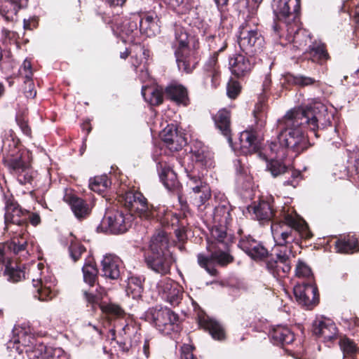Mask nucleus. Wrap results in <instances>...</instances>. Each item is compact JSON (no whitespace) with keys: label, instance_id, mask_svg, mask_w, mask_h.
I'll use <instances>...</instances> for the list:
<instances>
[{"label":"nucleus","instance_id":"obj_7","mask_svg":"<svg viewBox=\"0 0 359 359\" xmlns=\"http://www.w3.org/2000/svg\"><path fill=\"white\" fill-rule=\"evenodd\" d=\"M124 194L125 192L117 196L118 203L121 205V208L112 207L107 210L100 226L103 232L118 235L126 233L130 228L133 215L136 212L130 210L123 203L119 201V197Z\"/></svg>","mask_w":359,"mask_h":359},{"label":"nucleus","instance_id":"obj_6","mask_svg":"<svg viewBox=\"0 0 359 359\" xmlns=\"http://www.w3.org/2000/svg\"><path fill=\"white\" fill-rule=\"evenodd\" d=\"M102 21L111 25L114 34L125 43H137L140 41L139 18L135 13L127 16L114 15L113 18L105 13H98Z\"/></svg>","mask_w":359,"mask_h":359},{"label":"nucleus","instance_id":"obj_59","mask_svg":"<svg viewBox=\"0 0 359 359\" xmlns=\"http://www.w3.org/2000/svg\"><path fill=\"white\" fill-rule=\"evenodd\" d=\"M170 4L182 14L189 13L196 6L195 0H170Z\"/></svg>","mask_w":359,"mask_h":359},{"label":"nucleus","instance_id":"obj_34","mask_svg":"<svg viewBox=\"0 0 359 359\" xmlns=\"http://www.w3.org/2000/svg\"><path fill=\"white\" fill-rule=\"evenodd\" d=\"M3 276L11 283H16L25 278V272L22 264L12 259H7Z\"/></svg>","mask_w":359,"mask_h":359},{"label":"nucleus","instance_id":"obj_42","mask_svg":"<svg viewBox=\"0 0 359 359\" xmlns=\"http://www.w3.org/2000/svg\"><path fill=\"white\" fill-rule=\"evenodd\" d=\"M253 212L260 221L273 222L276 219H279V216H276L273 206L269 201H261L257 205H255Z\"/></svg>","mask_w":359,"mask_h":359},{"label":"nucleus","instance_id":"obj_20","mask_svg":"<svg viewBox=\"0 0 359 359\" xmlns=\"http://www.w3.org/2000/svg\"><path fill=\"white\" fill-rule=\"evenodd\" d=\"M312 332L325 343L332 342L337 338L338 329L332 320L320 318L313 322Z\"/></svg>","mask_w":359,"mask_h":359},{"label":"nucleus","instance_id":"obj_52","mask_svg":"<svg viewBox=\"0 0 359 359\" xmlns=\"http://www.w3.org/2000/svg\"><path fill=\"white\" fill-rule=\"evenodd\" d=\"M15 121L20 128L22 133L28 137L32 138V130L29 121V113L27 109L21 110L17 112Z\"/></svg>","mask_w":359,"mask_h":359},{"label":"nucleus","instance_id":"obj_45","mask_svg":"<svg viewBox=\"0 0 359 359\" xmlns=\"http://www.w3.org/2000/svg\"><path fill=\"white\" fill-rule=\"evenodd\" d=\"M142 93L144 100L152 106H159L163 102L164 88H142Z\"/></svg>","mask_w":359,"mask_h":359},{"label":"nucleus","instance_id":"obj_41","mask_svg":"<svg viewBox=\"0 0 359 359\" xmlns=\"http://www.w3.org/2000/svg\"><path fill=\"white\" fill-rule=\"evenodd\" d=\"M83 298L87 304V306H91L93 311H96L97 308L100 309L101 303L104 302L103 298L107 294L105 289L97 284V287L95 291L89 290L83 292Z\"/></svg>","mask_w":359,"mask_h":359},{"label":"nucleus","instance_id":"obj_29","mask_svg":"<svg viewBox=\"0 0 359 359\" xmlns=\"http://www.w3.org/2000/svg\"><path fill=\"white\" fill-rule=\"evenodd\" d=\"M305 58L319 65H325L331 60L327 45L323 42H313L304 53Z\"/></svg>","mask_w":359,"mask_h":359},{"label":"nucleus","instance_id":"obj_32","mask_svg":"<svg viewBox=\"0 0 359 359\" xmlns=\"http://www.w3.org/2000/svg\"><path fill=\"white\" fill-rule=\"evenodd\" d=\"M334 247L339 253H357L359 252V240L355 234L343 235L334 242Z\"/></svg>","mask_w":359,"mask_h":359},{"label":"nucleus","instance_id":"obj_25","mask_svg":"<svg viewBox=\"0 0 359 359\" xmlns=\"http://www.w3.org/2000/svg\"><path fill=\"white\" fill-rule=\"evenodd\" d=\"M234 209L229 201L223 200L215 206L213 214V220L215 223L211 229L215 226H222L225 228L226 233H228V226L231 224L233 217L232 212Z\"/></svg>","mask_w":359,"mask_h":359},{"label":"nucleus","instance_id":"obj_16","mask_svg":"<svg viewBox=\"0 0 359 359\" xmlns=\"http://www.w3.org/2000/svg\"><path fill=\"white\" fill-rule=\"evenodd\" d=\"M194 311L199 327L208 332L212 339L217 341H224L226 339V331L220 322L208 316L198 305L194 307Z\"/></svg>","mask_w":359,"mask_h":359},{"label":"nucleus","instance_id":"obj_64","mask_svg":"<svg viewBox=\"0 0 359 359\" xmlns=\"http://www.w3.org/2000/svg\"><path fill=\"white\" fill-rule=\"evenodd\" d=\"M295 274L297 277L307 278L313 281V274L311 268L303 261L299 259L296 265Z\"/></svg>","mask_w":359,"mask_h":359},{"label":"nucleus","instance_id":"obj_22","mask_svg":"<svg viewBox=\"0 0 359 359\" xmlns=\"http://www.w3.org/2000/svg\"><path fill=\"white\" fill-rule=\"evenodd\" d=\"M2 161L11 174L22 172L26 168L31 167L30 154L25 149L8 156H3Z\"/></svg>","mask_w":359,"mask_h":359},{"label":"nucleus","instance_id":"obj_62","mask_svg":"<svg viewBox=\"0 0 359 359\" xmlns=\"http://www.w3.org/2000/svg\"><path fill=\"white\" fill-rule=\"evenodd\" d=\"M202 40L204 41L209 50L215 49L217 47L216 36L209 26L203 27L201 31Z\"/></svg>","mask_w":359,"mask_h":359},{"label":"nucleus","instance_id":"obj_8","mask_svg":"<svg viewBox=\"0 0 359 359\" xmlns=\"http://www.w3.org/2000/svg\"><path fill=\"white\" fill-rule=\"evenodd\" d=\"M259 20L254 13H249L239 27L238 44L243 53L255 55L262 50L264 38L258 29Z\"/></svg>","mask_w":359,"mask_h":359},{"label":"nucleus","instance_id":"obj_48","mask_svg":"<svg viewBox=\"0 0 359 359\" xmlns=\"http://www.w3.org/2000/svg\"><path fill=\"white\" fill-rule=\"evenodd\" d=\"M145 278L143 276H132L128 278L126 292L133 299H138L142 297L144 291V282Z\"/></svg>","mask_w":359,"mask_h":359},{"label":"nucleus","instance_id":"obj_49","mask_svg":"<svg viewBox=\"0 0 359 359\" xmlns=\"http://www.w3.org/2000/svg\"><path fill=\"white\" fill-rule=\"evenodd\" d=\"M142 55L144 57V62L138 61L137 58L133 59V66L135 68L136 73H139L140 79L142 81L146 80L149 78V74L148 70L149 60L150 57V50L147 48L142 47Z\"/></svg>","mask_w":359,"mask_h":359},{"label":"nucleus","instance_id":"obj_4","mask_svg":"<svg viewBox=\"0 0 359 359\" xmlns=\"http://www.w3.org/2000/svg\"><path fill=\"white\" fill-rule=\"evenodd\" d=\"M191 163L185 167V172L189 179L188 185L192 191L198 194L200 203L205 204L210 198V188L204 178L203 171L213 164L212 154L200 141H194L189 146Z\"/></svg>","mask_w":359,"mask_h":359},{"label":"nucleus","instance_id":"obj_5","mask_svg":"<svg viewBox=\"0 0 359 359\" xmlns=\"http://www.w3.org/2000/svg\"><path fill=\"white\" fill-rule=\"evenodd\" d=\"M130 210L136 212L140 217L147 220H156L161 226H168L173 216V212L165 205L154 206L149 204L147 199L140 191L129 190L119 197Z\"/></svg>","mask_w":359,"mask_h":359},{"label":"nucleus","instance_id":"obj_21","mask_svg":"<svg viewBox=\"0 0 359 359\" xmlns=\"http://www.w3.org/2000/svg\"><path fill=\"white\" fill-rule=\"evenodd\" d=\"M165 99L177 105L188 107L191 104L188 89L182 84L172 82L164 88Z\"/></svg>","mask_w":359,"mask_h":359},{"label":"nucleus","instance_id":"obj_23","mask_svg":"<svg viewBox=\"0 0 359 359\" xmlns=\"http://www.w3.org/2000/svg\"><path fill=\"white\" fill-rule=\"evenodd\" d=\"M258 130L251 128L241 133L239 137V149L244 156L257 153L260 148L257 134Z\"/></svg>","mask_w":359,"mask_h":359},{"label":"nucleus","instance_id":"obj_38","mask_svg":"<svg viewBox=\"0 0 359 359\" xmlns=\"http://www.w3.org/2000/svg\"><path fill=\"white\" fill-rule=\"evenodd\" d=\"M135 14L139 18L138 30H140V36L141 34L145 35L147 37L156 36L158 27L153 15L145 13Z\"/></svg>","mask_w":359,"mask_h":359},{"label":"nucleus","instance_id":"obj_11","mask_svg":"<svg viewBox=\"0 0 359 359\" xmlns=\"http://www.w3.org/2000/svg\"><path fill=\"white\" fill-rule=\"evenodd\" d=\"M236 233L239 236L238 247L255 262L264 263L267 271L268 262L276 259L275 252H270L262 242L250 234H245L241 226L238 227Z\"/></svg>","mask_w":359,"mask_h":359},{"label":"nucleus","instance_id":"obj_15","mask_svg":"<svg viewBox=\"0 0 359 359\" xmlns=\"http://www.w3.org/2000/svg\"><path fill=\"white\" fill-rule=\"evenodd\" d=\"M5 224L8 229L10 224H16L27 230L28 226V210L23 209L12 196L5 198Z\"/></svg>","mask_w":359,"mask_h":359},{"label":"nucleus","instance_id":"obj_36","mask_svg":"<svg viewBox=\"0 0 359 359\" xmlns=\"http://www.w3.org/2000/svg\"><path fill=\"white\" fill-rule=\"evenodd\" d=\"M176 62L179 69L186 74H191L196 68L198 61L189 49L175 50Z\"/></svg>","mask_w":359,"mask_h":359},{"label":"nucleus","instance_id":"obj_31","mask_svg":"<svg viewBox=\"0 0 359 359\" xmlns=\"http://www.w3.org/2000/svg\"><path fill=\"white\" fill-rule=\"evenodd\" d=\"M29 0H0V15L6 21L12 22L21 8L28 6Z\"/></svg>","mask_w":359,"mask_h":359},{"label":"nucleus","instance_id":"obj_57","mask_svg":"<svg viewBox=\"0 0 359 359\" xmlns=\"http://www.w3.org/2000/svg\"><path fill=\"white\" fill-rule=\"evenodd\" d=\"M311 87L318 91L322 90L323 83L314 77L299 74V88Z\"/></svg>","mask_w":359,"mask_h":359},{"label":"nucleus","instance_id":"obj_53","mask_svg":"<svg viewBox=\"0 0 359 359\" xmlns=\"http://www.w3.org/2000/svg\"><path fill=\"white\" fill-rule=\"evenodd\" d=\"M83 274V280L90 287H93L98 279V269L95 264L91 263L90 261L86 262L82 268Z\"/></svg>","mask_w":359,"mask_h":359},{"label":"nucleus","instance_id":"obj_54","mask_svg":"<svg viewBox=\"0 0 359 359\" xmlns=\"http://www.w3.org/2000/svg\"><path fill=\"white\" fill-rule=\"evenodd\" d=\"M283 177H284L283 185L284 187H292L294 189L297 188L300 182L303 180L302 172L294 169L292 166L287 172H285V175Z\"/></svg>","mask_w":359,"mask_h":359},{"label":"nucleus","instance_id":"obj_1","mask_svg":"<svg viewBox=\"0 0 359 359\" xmlns=\"http://www.w3.org/2000/svg\"><path fill=\"white\" fill-rule=\"evenodd\" d=\"M271 229L275 242L272 251L276 259L268 262L267 271L277 279L283 278L291 271L290 257H295L293 244L299 245L302 239L311 238L313 233L304 219L285 211L280 213L279 219L272 222Z\"/></svg>","mask_w":359,"mask_h":359},{"label":"nucleus","instance_id":"obj_26","mask_svg":"<svg viewBox=\"0 0 359 359\" xmlns=\"http://www.w3.org/2000/svg\"><path fill=\"white\" fill-rule=\"evenodd\" d=\"M287 39L291 42L294 48L302 50L311 40L309 32L300 27V20L293 22L287 29Z\"/></svg>","mask_w":359,"mask_h":359},{"label":"nucleus","instance_id":"obj_13","mask_svg":"<svg viewBox=\"0 0 359 359\" xmlns=\"http://www.w3.org/2000/svg\"><path fill=\"white\" fill-rule=\"evenodd\" d=\"M255 66V58L245 53H235L229 58V69L231 75L241 81L250 76Z\"/></svg>","mask_w":359,"mask_h":359},{"label":"nucleus","instance_id":"obj_55","mask_svg":"<svg viewBox=\"0 0 359 359\" xmlns=\"http://www.w3.org/2000/svg\"><path fill=\"white\" fill-rule=\"evenodd\" d=\"M111 182L107 175L95 176L90 180L89 187L95 192H104Z\"/></svg>","mask_w":359,"mask_h":359},{"label":"nucleus","instance_id":"obj_28","mask_svg":"<svg viewBox=\"0 0 359 359\" xmlns=\"http://www.w3.org/2000/svg\"><path fill=\"white\" fill-rule=\"evenodd\" d=\"M64 201L70 206L74 216L79 220L86 219L91 213L90 204L83 198L74 194H66Z\"/></svg>","mask_w":359,"mask_h":359},{"label":"nucleus","instance_id":"obj_14","mask_svg":"<svg viewBox=\"0 0 359 359\" xmlns=\"http://www.w3.org/2000/svg\"><path fill=\"white\" fill-rule=\"evenodd\" d=\"M294 294L299 304L312 309L319 303V293L316 285L313 281H303L294 287Z\"/></svg>","mask_w":359,"mask_h":359},{"label":"nucleus","instance_id":"obj_35","mask_svg":"<svg viewBox=\"0 0 359 359\" xmlns=\"http://www.w3.org/2000/svg\"><path fill=\"white\" fill-rule=\"evenodd\" d=\"M215 126L221 133L227 139L228 142L232 143L231 128V113L226 109H222L213 116Z\"/></svg>","mask_w":359,"mask_h":359},{"label":"nucleus","instance_id":"obj_58","mask_svg":"<svg viewBox=\"0 0 359 359\" xmlns=\"http://www.w3.org/2000/svg\"><path fill=\"white\" fill-rule=\"evenodd\" d=\"M240 80L236 78H231L226 84V95L231 100L236 99L241 94L242 86Z\"/></svg>","mask_w":359,"mask_h":359},{"label":"nucleus","instance_id":"obj_18","mask_svg":"<svg viewBox=\"0 0 359 359\" xmlns=\"http://www.w3.org/2000/svg\"><path fill=\"white\" fill-rule=\"evenodd\" d=\"M271 8L278 19L297 20L301 14V0H273Z\"/></svg>","mask_w":359,"mask_h":359},{"label":"nucleus","instance_id":"obj_56","mask_svg":"<svg viewBox=\"0 0 359 359\" xmlns=\"http://www.w3.org/2000/svg\"><path fill=\"white\" fill-rule=\"evenodd\" d=\"M86 252V247L76 239L72 240L69 246V252L71 259L77 262L81 257V255Z\"/></svg>","mask_w":359,"mask_h":359},{"label":"nucleus","instance_id":"obj_27","mask_svg":"<svg viewBox=\"0 0 359 359\" xmlns=\"http://www.w3.org/2000/svg\"><path fill=\"white\" fill-rule=\"evenodd\" d=\"M26 352L29 359H65L66 356L60 348L47 346L43 343L36 344Z\"/></svg>","mask_w":359,"mask_h":359},{"label":"nucleus","instance_id":"obj_33","mask_svg":"<svg viewBox=\"0 0 359 359\" xmlns=\"http://www.w3.org/2000/svg\"><path fill=\"white\" fill-rule=\"evenodd\" d=\"M102 266V276L112 279L116 280L120 277V259L113 255H107L104 257L101 262Z\"/></svg>","mask_w":359,"mask_h":359},{"label":"nucleus","instance_id":"obj_2","mask_svg":"<svg viewBox=\"0 0 359 359\" xmlns=\"http://www.w3.org/2000/svg\"><path fill=\"white\" fill-rule=\"evenodd\" d=\"M280 132L269 144L271 152L278 157L285 158L288 151L299 154L310 146L304 129L306 126L295 111H288L278 122Z\"/></svg>","mask_w":359,"mask_h":359},{"label":"nucleus","instance_id":"obj_43","mask_svg":"<svg viewBox=\"0 0 359 359\" xmlns=\"http://www.w3.org/2000/svg\"><path fill=\"white\" fill-rule=\"evenodd\" d=\"M341 351L345 359H358L359 354V346L355 342L346 337L341 336L338 341Z\"/></svg>","mask_w":359,"mask_h":359},{"label":"nucleus","instance_id":"obj_9","mask_svg":"<svg viewBox=\"0 0 359 359\" xmlns=\"http://www.w3.org/2000/svg\"><path fill=\"white\" fill-rule=\"evenodd\" d=\"M294 111L306 128L313 131L316 137H318V129H325L332 125L327 108L320 102H315L302 109Z\"/></svg>","mask_w":359,"mask_h":359},{"label":"nucleus","instance_id":"obj_47","mask_svg":"<svg viewBox=\"0 0 359 359\" xmlns=\"http://www.w3.org/2000/svg\"><path fill=\"white\" fill-rule=\"evenodd\" d=\"M168 246V238L163 230L156 231L152 236L148 251L165 252Z\"/></svg>","mask_w":359,"mask_h":359},{"label":"nucleus","instance_id":"obj_51","mask_svg":"<svg viewBox=\"0 0 359 359\" xmlns=\"http://www.w3.org/2000/svg\"><path fill=\"white\" fill-rule=\"evenodd\" d=\"M33 282L39 299L47 301L55 297V290L50 285H48L47 283H43L41 280H33Z\"/></svg>","mask_w":359,"mask_h":359},{"label":"nucleus","instance_id":"obj_19","mask_svg":"<svg viewBox=\"0 0 359 359\" xmlns=\"http://www.w3.org/2000/svg\"><path fill=\"white\" fill-rule=\"evenodd\" d=\"M161 138L166 147L171 151L181 150L187 145L186 135L178 130L177 126L168 125L161 133Z\"/></svg>","mask_w":359,"mask_h":359},{"label":"nucleus","instance_id":"obj_44","mask_svg":"<svg viewBox=\"0 0 359 359\" xmlns=\"http://www.w3.org/2000/svg\"><path fill=\"white\" fill-rule=\"evenodd\" d=\"M174 36L172 45L175 50L183 51L189 49V34L184 27L175 25Z\"/></svg>","mask_w":359,"mask_h":359},{"label":"nucleus","instance_id":"obj_60","mask_svg":"<svg viewBox=\"0 0 359 359\" xmlns=\"http://www.w3.org/2000/svg\"><path fill=\"white\" fill-rule=\"evenodd\" d=\"M12 175L17 177L18 182L21 185H32L34 179V172L31 170V167H27L23 170L22 172L20 171L18 173H13Z\"/></svg>","mask_w":359,"mask_h":359},{"label":"nucleus","instance_id":"obj_24","mask_svg":"<svg viewBox=\"0 0 359 359\" xmlns=\"http://www.w3.org/2000/svg\"><path fill=\"white\" fill-rule=\"evenodd\" d=\"M269 337L273 344L281 346L289 355L292 354L291 350L285 347L286 345L291 344L295 339L294 332L288 327L283 325L273 327L269 332Z\"/></svg>","mask_w":359,"mask_h":359},{"label":"nucleus","instance_id":"obj_10","mask_svg":"<svg viewBox=\"0 0 359 359\" xmlns=\"http://www.w3.org/2000/svg\"><path fill=\"white\" fill-rule=\"evenodd\" d=\"M154 327L162 334L170 335L179 333L182 329V320L178 313L168 307L151 308L147 313Z\"/></svg>","mask_w":359,"mask_h":359},{"label":"nucleus","instance_id":"obj_12","mask_svg":"<svg viewBox=\"0 0 359 359\" xmlns=\"http://www.w3.org/2000/svg\"><path fill=\"white\" fill-rule=\"evenodd\" d=\"M228 43L224 41L223 45L217 50H215L210 55L203 67L202 83L204 88L216 89L221 83L222 70L218 61L220 53L224 52L227 48Z\"/></svg>","mask_w":359,"mask_h":359},{"label":"nucleus","instance_id":"obj_37","mask_svg":"<svg viewBox=\"0 0 359 359\" xmlns=\"http://www.w3.org/2000/svg\"><path fill=\"white\" fill-rule=\"evenodd\" d=\"M29 233L26 229L20 233L13 236L11 240L6 242L7 250L14 255H19L22 252L28 253L27 250L28 245Z\"/></svg>","mask_w":359,"mask_h":359},{"label":"nucleus","instance_id":"obj_46","mask_svg":"<svg viewBox=\"0 0 359 359\" xmlns=\"http://www.w3.org/2000/svg\"><path fill=\"white\" fill-rule=\"evenodd\" d=\"M284 158L278 157L271 158L266 163V170L273 177L285 175V172L290 168L291 165H286L283 161Z\"/></svg>","mask_w":359,"mask_h":359},{"label":"nucleus","instance_id":"obj_50","mask_svg":"<svg viewBox=\"0 0 359 359\" xmlns=\"http://www.w3.org/2000/svg\"><path fill=\"white\" fill-rule=\"evenodd\" d=\"M253 116L255 121V129L259 130L266 123V104L264 100L259 101L255 106Z\"/></svg>","mask_w":359,"mask_h":359},{"label":"nucleus","instance_id":"obj_40","mask_svg":"<svg viewBox=\"0 0 359 359\" xmlns=\"http://www.w3.org/2000/svg\"><path fill=\"white\" fill-rule=\"evenodd\" d=\"M102 317L111 323L118 319L123 318L126 316L124 309L118 304L104 302L100 304Z\"/></svg>","mask_w":359,"mask_h":359},{"label":"nucleus","instance_id":"obj_63","mask_svg":"<svg viewBox=\"0 0 359 359\" xmlns=\"http://www.w3.org/2000/svg\"><path fill=\"white\" fill-rule=\"evenodd\" d=\"M175 285L176 283L172 279L164 278L158 282L156 288L158 294L161 296L162 299H163L164 296L172 290Z\"/></svg>","mask_w":359,"mask_h":359},{"label":"nucleus","instance_id":"obj_3","mask_svg":"<svg viewBox=\"0 0 359 359\" xmlns=\"http://www.w3.org/2000/svg\"><path fill=\"white\" fill-rule=\"evenodd\" d=\"M235 239V236L230 233H226L225 228L222 226L210 229L206 246L209 255L203 252L197 254V263L199 266L210 276H217L219 272L215 268V264L225 267L234 262L233 256L230 254V247Z\"/></svg>","mask_w":359,"mask_h":359},{"label":"nucleus","instance_id":"obj_61","mask_svg":"<svg viewBox=\"0 0 359 359\" xmlns=\"http://www.w3.org/2000/svg\"><path fill=\"white\" fill-rule=\"evenodd\" d=\"M182 295L183 292L182 290L176 285L172 290L164 296L163 299L170 303V305L175 306L180 303L182 299Z\"/></svg>","mask_w":359,"mask_h":359},{"label":"nucleus","instance_id":"obj_30","mask_svg":"<svg viewBox=\"0 0 359 359\" xmlns=\"http://www.w3.org/2000/svg\"><path fill=\"white\" fill-rule=\"evenodd\" d=\"M157 168L161 181L165 188L169 191L178 193L180 191L181 184L175 172L162 163H158Z\"/></svg>","mask_w":359,"mask_h":359},{"label":"nucleus","instance_id":"obj_39","mask_svg":"<svg viewBox=\"0 0 359 359\" xmlns=\"http://www.w3.org/2000/svg\"><path fill=\"white\" fill-rule=\"evenodd\" d=\"M2 143L3 156H8L24 149L21 148L20 140L13 130L5 133Z\"/></svg>","mask_w":359,"mask_h":359},{"label":"nucleus","instance_id":"obj_17","mask_svg":"<svg viewBox=\"0 0 359 359\" xmlns=\"http://www.w3.org/2000/svg\"><path fill=\"white\" fill-rule=\"evenodd\" d=\"M144 257L148 269L161 276L170 273L172 261L165 252L147 251Z\"/></svg>","mask_w":359,"mask_h":359}]
</instances>
